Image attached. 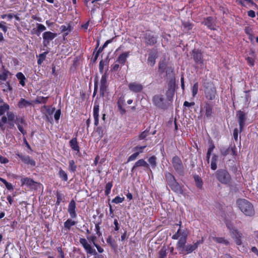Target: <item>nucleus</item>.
I'll use <instances>...</instances> for the list:
<instances>
[{
  "label": "nucleus",
  "instance_id": "nucleus-1",
  "mask_svg": "<svg viewBox=\"0 0 258 258\" xmlns=\"http://www.w3.org/2000/svg\"><path fill=\"white\" fill-rule=\"evenodd\" d=\"M237 205L239 210L247 216H252L254 214V210L252 205L247 200L239 199L237 201Z\"/></svg>",
  "mask_w": 258,
  "mask_h": 258
},
{
  "label": "nucleus",
  "instance_id": "nucleus-2",
  "mask_svg": "<svg viewBox=\"0 0 258 258\" xmlns=\"http://www.w3.org/2000/svg\"><path fill=\"white\" fill-rule=\"evenodd\" d=\"M165 177L168 185L171 190L178 194H182L183 190L182 186L176 181L174 176L168 172H166Z\"/></svg>",
  "mask_w": 258,
  "mask_h": 258
},
{
  "label": "nucleus",
  "instance_id": "nucleus-3",
  "mask_svg": "<svg viewBox=\"0 0 258 258\" xmlns=\"http://www.w3.org/2000/svg\"><path fill=\"white\" fill-rule=\"evenodd\" d=\"M188 235V232L187 229L180 228L178 229L177 231L172 236L173 239H178L176 247L183 245L184 243H186Z\"/></svg>",
  "mask_w": 258,
  "mask_h": 258
},
{
  "label": "nucleus",
  "instance_id": "nucleus-4",
  "mask_svg": "<svg viewBox=\"0 0 258 258\" xmlns=\"http://www.w3.org/2000/svg\"><path fill=\"white\" fill-rule=\"evenodd\" d=\"M202 243L203 240H198L193 244H188L185 245L186 243H184L183 245H179L178 247H176V248L180 251V252L183 254H189L196 250L199 245Z\"/></svg>",
  "mask_w": 258,
  "mask_h": 258
},
{
  "label": "nucleus",
  "instance_id": "nucleus-5",
  "mask_svg": "<svg viewBox=\"0 0 258 258\" xmlns=\"http://www.w3.org/2000/svg\"><path fill=\"white\" fill-rule=\"evenodd\" d=\"M217 180L222 184H227L230 182L231 178L227 170L220 169L216 172Z\"/></svg>",
  "mask_w": 258,
  "mask_h": 258
},
{
  "label": "nucleus",
  "instance_id": "nucleus-6",
  "mask_svg": "<svg viewBox=\"0 0 258 258\" xmlns=\"http://www.w3.org/2000/svg\"><path fill=\"white\" fill-rule=\"evenodd\" d=\"M227 228L230 230L232 234V237L234 239L236 244L240 245L242 244L241 238L242 234L234 227L231 223H226Z\"/></svg>",
  "mask_w": 258,
  "mask_h": 258
},
{
  "label": "nucleus",
  "instance_id": "nucleus-7",
  "mask_svg": "<svg viewBox=\"0 0 258 258\" xmlns=\"http://www.w3.org/2000/svg\"><path fill=\"white\" fill-rule=\"evenodd\" d=\"M171 162L175 171L179 175H183L184 166L180 158L177 156L173 157L172 159Z\"/></svg>",
  "mask_w": 258,
  "mask_h": 258
},
{
  "label": "nucleus",
  "instance_id": "nucleus-8",
  "mask_svg": "<svg viewBox=\"0 0 258 258\" xmlns=\"http://www.w3.org/2000/svg\"><path fill=\"white\" fill-rule=\"evenodd\" d=\"M80 243L83 246L87 253L95 255L97 254L96 250L93 248L91 245L88 242L87 240L84 238L80 239Z\"/></svg>",
  "mask_w": 258,
  "mask_h": 258
},
{
  "label": "nucleus",
  "instance_id": "nucleus-9",
  "mask_svg": "<svg viewBox=\"0 0 258 258\" xmlns=\"http://www.w3.org/2000/svg\"><path fill=\"white\" fill-rule=\"evenodd\" d=\"M15 123L17 125L19 131L23 135H25L26 131L24 129V127L27 125V124L24 119L22 117H16Z\"/></svg>",
  "mask_w": 258,
  "mask_h": 258
},
{
  "label": "nucleus",
  "instance_id": "nucleus-10",
  "mask_svg": "<svg viewBox=\"0 0 258 258\" xmlns=\"http://www.w3.org/2000/svg\"><path fill=\"white\" fill-rule=\"evenodd\" d=\"M236 117H237L238 123L239 124L240 131L242 130L246 120V114L241 110H239L236 112Z\"/></svg>",
  "mask_w": 258,
  "mask_h": 258
},
{
  "label": "nucleus",
  "instance_id": "nucleus-11",
  "mask_svg": "<svg viewBox=\"0 0 258 258\" xmlns=\"http://www.w3.org/2000/svg\"><path fill=\"white\" fill-rule=\"evenodd\" d=\"M57 36L56 33H52L50 31L45 32L43 34V43L44 45H47L49 42Z\"/></svg>",
  "mask_w": 258,
  "mask_h": 258
},
{
  "label": "nucleus",
  "instance_id": "nucleus-12",
  "mask_svg": "<svg viewBox=\"0 0 258 258\" xmlns=\"http://www.w3.org/2000/svg\"><path fill=\"white\" fill-rule=\"evenodd\" d=\"M99 105L97 100L95 101L93 108V116L94 118V124L97 126L99 123Z\"/></svg>",
  "mask_w": 258,
  "mask_h": 258
},
{
  "label": "nucleus",
  "instance_id": "nucleus-13",
  "mask_svg": "<svg viewBox=\"0 0 258 258\" xmlns=\"http://www.w3.org/2000/svg\"><path fill=\"white\" fill-rule=\"evenodd\" d=\"M76 208V203L74 200H72L69 203L68 209V212L72 218H75L77 217Z\"/></svg>",
  "mask_w": 258,
  "mask_h": 258
},
{
  "label": "nucleus",
  "instance_id": "nucleus-14",
  "mask_svg": "<svg viewBox=\"0 0 258 258\" xmlns=\"http://www.w3.org/2000/svg\"><path fill=\"white\" fill-rule=\"evenodd\" d=\"M17 156H18L23 162L27 164H30L33 166L35 165V162L31 159L28 155H23L22 154H17Z\"/></svg>",
  "mask_w": 258,
  "mask_h": 258
},
{
  "label": "nucleus",
  "instance_id": "nucleus-15",
  "mask_svg": "<svg viewBox=\"0 0 258 258\" xmlns=\"http://www.w3.org/2000/svg\"><path fill=\"white\" fill-rule=\"evenodd\" d=\"M107 87V76L103 75L101 79L100 92L102 96H105V91Z\"/></svg>",
  "mask_w": 258,
  "mask_h": 258
},
{
  "label": "nucleus",
  "instance_id": "nucleus-16",
  "mask_svg": "<svg viewBox=\"0 0 258 258\" xmlns=\"http://www.w3.org/2000/svg\"><path fill=\"white\" fill-rule=\"evenodd\" d=\"M153 101L156 106L159 107L164 108L166 106L164 98H153Z\"/></svg>",
  "mask_w": 258,
  "mask_h": 258
},
{
  "label": "nucleus",
  "instance_id": "nucleus-17",
  "mask_svg": "<svg viewBox=\"0 0 258 258\" xmlns=\"http://www.w3.org/2000/svg\"><path fill=\"white\" fill-rule=\"evenodd\" d=\"M138 167H144L148 168L149 164L144 159H140L135 163L134 166L132 169V171H133L135 170L136 168Z\"/></svg>",
  "mask_w": 258,
  "mask_h": 258
},
{
  "label": "nucleus",
  "instance_id": "nucleus-18",
  "mask_svg": "<svg viewBox=\"0 0 258 258\" xmlns=\"http://www.w3.org/2000/svg\"><path fill=\"white\" fill-rule=\"evenodd\" d=\"M145 42L149 45H153L156 42V38L150 33H146L145 36Z\"/></svg>",
  "mask_w": 258,
  "mask_h": 258
},
{
  "label": "nucleus",
  "instance_id": "nucleus-19",
  "mask_svg": "<svg viewBox=\"0 0 258 258\" xmlns=\"http://www.w3.org/2000/svg\"><path fill=\"white\" fill-rule=\"evenodd\" d=\"M118 108L120 111V113L121 114H123L125 113V110L123 107L126 105L125 101L124 100V98H119L118 102Z\"/></svg>",
  "mask_w": 258,
  "mask_h": 258
},
{
  "label": "nucleus",
  "instance_id": "nucleus-20",
  "mask_svg": "<svg viewBox=\"0 0 258 258\" xmlns=\"http://www.w3.org/2000/svg\"><path fill=\"white\" fill-rule=\"evenodd\" d=\"M128 87L130 89L134 92H140L142 90V86L141 84L132 83L129 84Z\"/></svg>",
  "mask_w": 258,
  "mask_h": 258
},
{
  "label": "nucleus",
  "instance_id": "nucleus-21",
  "mask_svg": "<svg viewBox=\"0 0 258 258\" xmlns=\"http://www.w3.org/2000/svg\"><path fill=\"white\" fill-rule=\"evenodd\" d=\"M209 238L212 239L213 240L218 243H222L225 244V245H228L229 244V241L223 237L210 236Z\"/></svg>",
  "mask_w": 258,
  "mask_h": 258
},
{
  "label": "nucleus",
  "instance_id": "nucleus-22",
  "mask_svg": "<svg viewBox=\"0 0 258 258\" xmlns=\"http://www.w3.org/2000/svg\"><path fill=\"white\" fill-rule=\"evenodd\" d=\"M129 55V52H125L121 53L117 58V61L121 63L124 64L126 60L127 57Z\"/></svg>",
  "mask_w": 258,
  "mask_h": 258
},
{
  "label": "nucleus",
  "instance_id": "nucleus-23",
  "mask_svg": "<svg viewBox=\"0 0 258 258\" xmlns=\"http://www.w3.org/2000/svg\"><path fill=\"white\" fill-rule=\"evenodd\" d=\"M70 145L73 150L79 152V147L76 138H73L70 141Z\"/></svg>",
  "mask_w": 258,
  "mask_h": 258
},
{
  "label": "nucleus",
  "instance_id": "nucleus-24",
  "mask_svg": "<svg viewBox=\"0 0 258 258\" xmlns=\"http://www.w3.org/2000/svg\"><path fill=\"white\" fill-rule=\"evenodd\" d=\"M10 106L7 103H4L0 106V116L4 115L5 113L9 111Z\"/></svg>",
  "mask_w": 258,
  "mask_h": 258
},
{
  "label": "nucleus",
  "instance_id": "nucleus-25",
  "mask_svg": "<svg viewBox=\"0 0 258 258\" xmlns=\"http://www.w3.org/2000/svg\"><path fill=\"white\" fill-rule=\"evenodd\" d=\"M11 74L7 70H4L1 74H0V80L6 81Z\"/></svg>",
  "mask_w": 258,
  "mask_h": 258
},
{
  "label": "nucleus",
  "instance_id": "nucleus-26",
  "mask_svg": "<svg viewBox=\"0 0 258 258\" xmlns=\"http://www.w3.org/2000/svg\"><path fill=\"white\" fill-rule=\"evenodd\" d=\"M22 185H32L34 181L31 178L25 177L21 179Z\"/></svg>",
  "mask_w": 258,
  "mask_h": 258
},
{
  "label": "nucleus",
  "instance_id": "nucleus-27",
  "mask_svg": "<svg viewBox=\"0 0 258 258\" xmlns=\"http://www.w3.org/2000/svg\"><path fill=\"white\" fill-rule=\"evenodd\" d=\"M7 116L8 117V122L10 124H11V122H13V121L15 122V120L17 117L13 112L10 111L7 112Z\"/></svg>",
  "mask_w": 258,
  "mask_h": 258
},
{
  "label": "nucleus",
  "instance_id": "nucleus-28",
  "mask_svg": "<svg viewBox=\"0 0 258 258\" xmlns=\"http://www.w3.org/2000/svg\"><path fill=\"white\" fill-rule=\"evenodd\" d=\"M16 76L18 80H20V84L22 86H24L25 84V80L26 78L24 76V75L22 73H18L16 75Z\"/></svg>",
  "mask_w": 258,
  "mask_h": 258
},
{
  "label": "nucleus",
  "instance_id": "nucleus-29",
  "mask_svg": "<svg viewBox=\"0 0 258 258\" xmlns=\"http://www.w3.org/2000/svg\"><path fill=\"white\" fill-rule=\"evenodd\" d=\"M156 55L150 53L148 58V62L151 66H153L155 63Z\"/></svg>",
  "mask_w": 258,
  "mask_h": 258
},
{
  "label": "nucleus",
  "instance_id": "nucleus-30",
  "mask_svg": "<svg viewBox=\"0 0 258 258\" xmlns=\"http://www.w3.org/2000/svg\"><path fill=\"white\" fill-rule=\"evenodd\" d=\"M58 175L60 178H61L63 180L66 181L68 180V175L67 173L62 169L61 168H59V170L58 172Z\"/></svg>",
  "mask_w": 258,
  "mask_h": 258
},
{
  "label": "nucleus",
  "instance_id": "nucleus-31",
  "mask_svg": "<svg viewBox=\"0 0 258 258\" xmlns=\"http://www.w3.org/2000/svg\"><path fill=\"white\" fill-rule=\"evenodd\" d=\"M76 224V222L72 219H69L64 223V226L65 228L70 229L71 226Z\"/></svg>",
  "mask_w": 258,
  "mask_h": 258
},
{
  "label": "nucleus",
  "instance_id": "nucleus-32",
  "mask_svg": "<svg viewBox=\"0 0 258 258\" xmlns=\"http://www.w3.org/2000/svg\"><path fill=\"white\" fill-rule=\"evenodd\" d=\"M69 169L72 172H75L77 169V166L75 164V162L73 160L69 161Z\"/></svg>",
  "mask_w": 258,
  "mask_h": 258
},
{
  "label": "nucleus",
  "instance_id": "nucleus-33",
  "mask_svg": "<svg viewBox=\"0 0 258 258\" xmlns=\"http://www.w3.org/2000/svg\"><path fill=\"white\" fill-rule=\"evenodd\" d=\"M157 158L155 156H153L148 159L149 163L151 164L152 168H155L157 165Z\"/></svg>",
  "mask_w": 258,
  "mask_h": 258
},
{
  "label": "nucleus",
  "instance_id": "nucleus-34",
  "mask_svg": "<svg viewBox=\"0 0 258 258\" xmlns=\"http://www.w3.org/2000/svg\"><path fill=\"white\" fill-rule=\"evenodd\" d=\"M31 104V103L26 101L24 99H22L19 103V106L21 108L29 106Z\"/></svg>",
  "mask_w": 258,
  "mask_h": 258
},
{
  "label": "nucleus",
  "instance_id": "nucleus-35",
  "mask_svg": "<svg viewBox=\"0 0 258 258\" xmlns=\"http://www.w3.org/2000/svg\"><path fill=\"white\" fill-rule=\"evenodd\" d=\"M206 109V115L207 117H209L211 116L212 114V107L209 105L206 104L205 106Z\"/></svg>",
  "mask_w": 258,
  "mask_h": 258
},
{
  "label": "nucleus",
  "instance_id": "nucleus-36",
  "mask_svg": "<svg viewBox=\"0 0 258 258\" xmlns=\"http://www.w3.org/2000/svg\"><path fill=\"white\" fill-rule=\"evenodd\" d=\"M214 148H215V146L214 145V144H212L210 145L209 148L208 150L207 153V161L208 162H209V159H210V157L211 154V153L213 151Z\"/></svg>",
  "mask_w": 258,
  "mask_h": 258
},
{
  "label": "nucleus",
  "instance_id": "nucleus-37",
  "mask_svg": "<svg viewBox=\"0 0 258 258\" xmlns=\"http://www.w3.org/2000/svg\"><path fill=\"white\" fill-rule=\"evenodd\" d=\"M166 248L165 247H162L159 251V258H165L167 255Z\"/></svg>",
  "mask_w": 258,
  "mask_h": 258
},
{
  "label": "nucleus",
  "instance_id": "nucleus-38",
  "mask_svg": "<svg viewBox=\"0 0 258 258\" xmlns=\"http://www.w3.org/2000/svg\"><path fill=\"white\" fill-rule=\"evenodd\" d=\"M193 53L194 59L197 62L201 61L202 58L201 53L200 52H196L195 51H193Z\"/></svg>",
  "mask_w": 258,
  "mask_h": 258
},
{
  "label": "nucleus",
  "instance_id": "nucleus-39",
  "mask_svg": "<svg viewBox=\"0 0 258 258\" xmlns=\"http://www.w3.org/2000/svg\"><path fill=\"white\" fill-rule=\"evenodd\" d=\"M112 186V184L111 182H108L105 186V194L106 196H108L110 192Z\"/></svg>",
  "mask_w": 258,
  "mask_h": 258
},
{
  "label": "nucleus",
  "instance_id": "nucleus-40",
  "mask_svg": "<svg viewBox=\"0 0 258 258\" xmlns=\"http://www.w3.org/2000/svg\"><path fill=\"white\" fill-rule=\"evenodd\" d=\"M46 54H47L46 52H44L39 55V59H38V61H37L38 64H41L42 63V62L45 59Z\"/></svg>",
  "mask_w": 258,
  "mask_h": 258
},
{
  "label": "nucleus",
  "instance_id": "nucleus-41",
  "mask_svg": "<svg viewBox=\"0 0 258 258\" xmlns=\"http://www.w3.org/2000/svg\"><path fill=\"white\" fill-rule=\"evenodd\" d=\"M194 177L197 186L199 188H201L203 185L201 179L198 176H195Z\"/></svg>",
  "mask_w": 258,
  "mask_h": 258
},
{
  "label": "nucleus",
  "instance_id": "nucleus-42",
  "mask_svg": "<svg viewBox=\"0 0 258 258\" xmlns=\"http://www.w3.org/2000/svg\"><path fill=\"white\" fill-rule=\"evenodd\" d=\"M124 197L121 198L119 196H117L112 200V202L115 204H119L122 203L124 201Z\"/></svg>",
  "mask_w": 258,
  "mask_h": 258
},
{
  "label": "nucleus",
  "instance_id": "nucleus-43",
  "mask_svg": "<svg viewBox=\"0 0 258 258\" xmlns=\"http://www.w3.org/2000/svg\"><path fill=\"white\" fill-rule=\"evenodd\" d=\"M107 243L111 245V247H115V241L112 238L109 236L106 239Z\"/></svg>",
  "mask_w": 258,
  "mask_h": 258
},
{
  "label": "nucleus",
  "instance_id": "nucleus-44",
  "mask_svg": "<svg viewBox=\"0 0 258 258\" xmlns=\"http://www.w3.org/2000/svg\"><path fill=\"white\" fill-rule=\"evenodd\" d=\"M149 135V131L148 130H146L144 132H142L140 135L139 136V139L140 140H143L146 137H147V136H148Z\"/></svg>",
  "mask_w": 258,
  "mask_h": 258
},
{
  "label": "nucleus",
  "instance_id": "nucleus-45",
  "mask_svg": "<svg viewBox=\"0 0 258 258\" xmlns=\"http://www.w3.org/2000/svg\"><path fill=\"white\" fill-rule=\"evenodd\" d=\"M139 155V152H136V153L133 154L132 155H131L128 157L127 161L130 162L131 161L135 160L137 158V157Z\"/></svg>",
  "mask_w": 258,
  "mask_h": 258
},
{
  "label": "nucleus",
  "instance_id": "nucleus-46",
  "mask_svg": "<svg viewBox=\"0 0 258 258\" xmlns=\"http://www.w3.org/2000/svg\"><path fill=\"white\" fill-rule=\"evenodd\" d=\"M221 154L223 156H226L229 153V148H222L220 150Z\"/></svg>",
  "mask_w": 258,
  "mask_h": 258
},
{
  "label": "nucleus",
  "instance_id": "nucleus-47",
  "mask_svg": "<svg viewBox=\"0 0 258 258\" xmlns=\"http://www.w3.org/2000/svg\"><path fill=\"white\" fill-rule=\"evenodd\" d=\"M198 84L197 83H195L193 87H192V95L194 96H195L197 92H198Z\"/></svg>",
  "mask_w": 258,
  "mask_h": 258
},
{
  "label": "nucleus",
  "instance_id": "nucleus-48",
  "mask_svg": "<svg viewBox=\"0 0 258 258\" xmlns=\"http://www.w3.org/2000/svg\"><path fill=\"white\" fill-rule=\"evenodd\" d=\"M36 27L41 32L46 29V28L44 25L39 23L36 24Z\"/></svg>",
  "mask_w": 258,
  "mask_h": 258
},
{
  "label": "nucleus",
  "instance_id": "nucleus-49",
  "mask_svg": "<svg viewBox=\"0 0 258 258\" xmlns=\"http://www.w3.org/2000/svg\"><path fill=\"white\" fill-rule=\"evenodd\" d=\"M6 22L2 21L0 22V29H1L4 32L7 31V27L6 26Z\"/></svg>",
  "mask_w": 258,
  "mask_h": 258
},
{
  "label": "nucleus",
  "instance_id": "nucleus-50",
  "mask_svg": "<svg viewBox=\"0 0 258 258\" xmlns=\"http://www.w3.org/2000/svg\"><path fill=\"white\" fill-rule=\"evenodd\" d=\"M236 2L241 5V6H243V7H245V5L244 4V2H247V3H251V0H236Z\"/></svg>",
  "mask_w": 258,
  "mask_h": 258
},
{
  "label": "nucleus",
  "instance_id": "nucleus-51",
  "mask_svg": "<svg viewBox=\"0 0 258 258\" xmlns=\"http://www.w3.org/2000/svg\"><path fill=\"white\" fill-rule=\"evenodd\" d=\"M60 114H61V111H60V109H58L56 111V112H55L54 115V119L55 120H58L59 119Z\"/></svg>",
  "mask_w": 258,
  "mask_h": 258
},
{
  "label": "nucleus",
  "instance_id": "nucleus-52",
  "mask_svg": "<svg viewBox=\"0 0 258 258\" xmlns=\"http://www.w3.org/2000/svg\"><path fill=\"white\" fill-rule=\"evenodd\" d=\"M146 147V146H137L135 147L134 150L135 151H137V152H139V154L140 153H142L143 150Z\"/></svg>",
  "mask_w": 258,
  "mask_h": 258
},
{
  "label": "nucleus",
  "instance_id": "nucleus-53",
  "mask_svg": "<svg viewBox=\"0 0 258 258\" xmlns=\"http://www.w3.org/2000/svg\"><path fill=\"white\" fill-rule=\"evenodd\" d=\"M183 25L186 30H190L192 28L191 25L188 22H183Z\"/></svg>",
  "mask_w": 258,
  "mask_h": 258
},
{
  "label": "nucleus",
  "instance_id": "nucleus-54",
  "mask_svg": "<svg viewBox=\"0 0 258 258\" xmlns=\"http://www.w3.org/2000/svg\"><path fill=\"white\" fill-rule=\"evenodd\" d=\"M70 28V26H69V25H62L61 26L60 29V30L61 32H64L66 31H70L69 30Z\"/></svg>",
  "mask_w": 258,
  "mask_h": 258
},
{
  "label": "nucleus",
  "instance_id": "nucleus-55",
  "mask_svg": "<svg viewBox=\"0 0 258 258\" xmlns=\"http://www.w3.org/2000/svg\"><path fill=\"white\" fill-rule=\"evenodd\" d=\"M8 162L9 160L7 158L0 155V162L1 163L5 164L8 163Z\"/></svg>",
  "mask_w": 258,
  "mask_h": 258
},
{
  "label": "nucleus",
  "instance_id": "nucleus-56",
  "mask_svg": "<svg viewBox=\"0 0 258 258\" xmlns=\"http://www.w3.org/2000/svg\"><path fill=\"white\" fill-rule=\"evenodd\" d=\"M7 121H8L7 116H3L1 120V122L3 123V127H4V124L7 123Z\"/></svg>",
  "mask_w": 258,
  "mask_h": 258
},
{
  "label": "nucleus",
  "instance_id": "nucleus-57",
  "mask_svg": "<svg viewBox=\"0 0 258 258\" xmlns=\"http://www.w3.org/2000/svg\"><path fill=\"white\" fill-rule=\"evenodd\" d=\"M47 98H39V99H36L35 102L36 103H44Z\"/></svg>",
  "mask_w": 258,
  "mask_h": 258
},
{
  "label": "nucleus",
  "instance_id": "nucleus-58",
  "mask_svg": "<svg viewBox=\"0 0 258 258\" xmlns=\"http://www.w3.org/2000/svg\"><path fill=\"white\" fill-rule=\"evenodd\" d=\"M248 16L251 18H254L255 16V12L252 10H250L247 12Z\"/></svg>",
  "mask_w": 258,
  "mask_h": 258
},
{
  "label": "nucleus",
  "instance_id": "nucleus-59",
  "mask_svg": "<svg viewBox=\"0 0 258 258\" xmlns=\"http://www.w3.org/2000/svg\"><path fill=\"white\" fill-rule=\"evenodd\" d=\"M211 168L213 170H215L217 168V163L216 162L211 161Z\"/></svg>",
  "mask_w": 258,
  "mask_h": 258
},
{
  "label": "nucleus",
  "instance_id": "nucleus-60",
  "mask_svg": "<svg viewBox=\"0 0 258 258\" xmlns=\"http://www.w3.org/2000/svg\"><path fill=\"white\" fill-rule=\"evenodd\" d=\"M238 130L237 128H235L234 129V131H233V136H234V139L236 141L237 140V139H238Z\"/></svg>",
  "mask_w": 258,
  "mask_h": 258
},
{
  "label": "nucleus",
  "instance_id": "nucleus-61",
  "mask_svg": "<svg viewBox=\"0 0 258 258\" xmlns=\"http://www.w3.org/2000/svg\"><path fill=\"white\" fill-rule=\"evenodd\" d=\"M114 225H115V228H114V230L115 231H118L119 229V227L118 226V221L116 219H115L114 220V222H113Z\"/></svg>",
  "mask_w": 258,
  "mask_h": 258
},
{
  "label": "nucleus",
  "instance_id": "nucleus-62",
  "mask_svg": "<svg viewBox=\"0 0 258 258\" xmlns=\"http://www.w3.org/2000/svg\"><path fill=\"white\" fill-rule=\"evenodd\" d=\"M94 246L96 247L99 253H102L104 251V249L97 244H95Z\"/></svg>",
  "mask_w": 258,
  "mask_h": 258
},
{
  "label": "nucleus",
  "instance_id": "nucleus-63",
  "mask_svg": "<svg viewBox=\"0 0 258 258\" xmlns=\"http://www.w3.org/2000/svg\"><path fill=\"white\" fill-rule=\"evenodd\" d=\"M194 105H195V102H188L187 101H185L184 102V106H185L190 107V106H193Z\"/></svg>",
  "mask_w": 258,
  "mask_h": 258
},
{
  "label": "nucleus",
  "instance_id": "nucleus-64",
  "mask_svg": "<svg viewBox=\"0 0 258 258\" xmlns=\"http://www.w3.org/2000/svg\"><path fill=\"white\" fill-rule=\"evenodd\" d=\"M5 186H6L7 188L9 190H13V185L9 182H8Z\"/></svg>",
  "mask_w": 258,
  "mask_h": 258
}]
</instances>
